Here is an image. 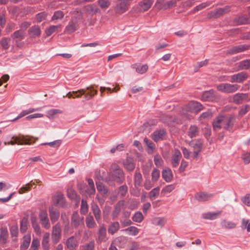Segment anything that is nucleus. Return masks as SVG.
Listing matches in <instances>:
<instances>
[{
  "instance_id": "nucleus-25",
  "label": "nucleus",
  "mask_w": 250,
  "mask_h": 250,
  "mask_svg": "<svg viewBox=\"0 0 250 250\" xmlns=\"http://www.w3.org/2000/svg\"><path fill=\"white\" fill-rule=\"evenodd\" d=\"M49 213L52 223H54L58 220L60 212L57 209L54 208L53 207L49 208Z\"/></svg>"
},
{
  "instance_id": "nucleus-29",
  "label": "nucleus",
  "mask_w": 250,
  "mask_h": 250,
  "mask_svg": "<svg viewBox=\"0 0 250 250\" xmlns=\"http://www.w3.org/2000/svg\"><path fill=\"white\" fill-rule=\"evenodd\" d=\"M212 196V195L211 194L205 192H200L195 194V198L199 201L205 202L208 201Z\"/></svg>"
},
{
  "instance_id": "nucleus-6",
  "label": "nucleus",
  "mask_w": 250,
  "mask_h": 250,
  "mask_svg": "<svg viewBox=\"0 0 250 250\" xmlns=\"http://www.w3.org/2000/svg\"><path fill=\"white\" fill-rule=\"evenodd\" d=\"M176 5V0L166 1V0H157L155 6L159 10H166L171 8Z\"/></svg>"
},
{
  "instance_id": "nucleus-34",
  "label": "nucleus",
  "mask_w": 250,
  "mask_h": 250,
  "mask_svg": "<svg viewBox=\"0 0 250 250\" xmlns=\"http://www.w3.org/2000/svg\"><path fill=\"white\" fill-rule=\"evenodd\" d=\"M10 38L8 37H3L0 41V45L2 50L7 52L10 47Z\"/></svg>"
},
{
  "instance_id": "nucleus-55",
  "label": "nucleus",
  "mask_w": 250,
  "mask_h": 250,
  "mask_svg": "<svg viewBox=\"0 0 250 250\" xmlns=\"http://www.w3.org/2000/svg\"><path fill=\"white\" fill-rule=\"evenodd\" d=\"M198 133V127L196 125H191L188 131V136L191 138L195 137Z\"/></svg>"
},
{
  "instance_id": "nucleus-15",
  "label": "nucleus",
  "mask_w": 250,
  "mask_h": 250,
  "mask_svg": "<svg viewBox=\"0 0 250 250\" xmlns=\"http://www.w3.org/2000/svg\"><path fill=\"white\" fill-rule=\"evenodd\" d=\"M244 101L247 102L250 101L249 94L238 93L233 96V102L236 104H240Z\"/></svg>"
},
{
  "instance_id": "nucleus-16",
  "label": "nucleus",
  "mask_w": 250,
  "mask_h": 250,
  "mask_svg": "<svg viewBox=\"0 0 250 250\" xmlns=\"http://www.w3.org/2000/svg\"><path fill=\"white\" fill-rule=\"evenodd\" d=\"M182 158L181 152L178 149H175L171 156V165L173 167H177L179 164Z\"/></svg>"
},
{
  "instance_id": "nucleus-12",
  "label": "nucleus",
  "mask_w": 250,
  "mask_h": 250,
  "mask_svg": "<svg viewBox=\"0 0 250 250\" xmlns=\"http://www.w3.org/2000/svg\"><path fill=\"white\" fill-rule=\"evenodd\" d=\"M203 108V105L199 102L190 101L188 102V112L198 113Z\"/></svg>"
},
{
  "instance_id": "nucleus-46",
  "label": "nucleus",
  "mask_w": 250,
  "mask_h": 250,
  "mask_svg": "<svg viewBox=\"0 0 250 250\" xmlns=\"http://www.w3.org/2000/svg\"><path fill=\"white\" fill-rule=\"evenodd\" d=\"M166 222V220L164 218L161 217H155L152 220L153 224L156 226H159L163 227L165 225Z\"/></svg>"
},
{
  "instance_id": "nucleus-3",
  "label": "nucleus",
  "mask_w": 250,
  "mask_h": 250,
  "mask_svg": "<svg viewBox=\"0 0 250 250\" xmlns=\"http://www.w3.org/2000/svg\"><path fill=\"white\" fill-rule=\"evenodd\" d=\"M132 1V0H117V3L114 8L115 13L121 15L126 12Z\"/></svg>"
},
{
  "instance_id": "nucleus-10",
  "label": "nucleus",
  "mask_w": 250,
  "mask_h": 250,
  "mask_svg": "<svg viewBox=\"0 0 250 250\" xmlns=\"http://www.w3.org/2000/svg\"><path fill=\"white\" fill-rule=\"evenodd\" d=\"M188 145L192 148L193 158H197L198 156V153L202 149L203 142L201 140H194L189 143Z\"/></svg>"
},
{
  "instance_id": "nucleus-41",
  "label": "nucleus",
  "mask_w": 250,
  "mask_h": 250,
  "mask_svg": "<svg viewBox=\"0 0 250 250\" xmlns=\"http://www.w3.org/2000/svg\"><path fill=\"white\" fill-rule=\"evenodd\" d=\"M221 214V211H217L216 212H208L203 214V217L205 219L212 220L217 218V217Z\"/></svg>"
},
{
  "instance_id": "nucleus-62",
  "label": "nucleus",
  "mask_w": 250,
  "mask_h": 250,
  "mask_svg": "<svg viewBox=\"0 0 250 250\" xmlns=\"http://www.w3.org/2000/svg\"><path fill=\"white\" fill-rule=\"evenodd\" d=\"M174 189V187L173 185H169L165 187L162 190L161 193L164 194H167L171 192Z\"/></svg>"
},
{
  "instance_id": "nucleus-24",
  "label": "nucleus",
  "mask_w": 250,
  "mask_h": 250,
  "mask_svg": "<svg viewBox=\"0 0 250 250\" xmlns=\"http://www.w3.org/2000/svg\"><path fill=\"white\" fill-rule=\"evenodd\" d=\"M78 26L77 19L76 18L72 19L65 27V31L68 33H72L76 30Z\"/></svg>"
},
{
  "instance_id": "nucleus-59",
  "label": "nucleus",
  "mask_w": 250,
  "mask_h": 250,
  "mask_svg": "<svg viewBox=\"0 0 250 250\" xmlns=\"http://www.w3.org/2000/svg\"><path fill=\"white\" fill-rule=\"evenodd\" d=\"M160 171L157 168H154L151 173L152 180L157 181L160 177Z\"/></svg>"
},
{
  "instance_id": "nucleus-20",
  "label": "nucleus",
  "mask_w": 250,
  "mask_h": 250,
  "mask_svg": "<svg viewBox=\"0 0 250 250\" xmlns=\"http://www.w3.org/2000/svg\"><path fill=\"white\" fill-rule=\"evenodd\" d=\"M84 89V98L85 100H89L91 99L93 96L97 94V91L95 90L92 86L87 87Z\"/></svg>"
},
{
  "instance_id": "nucleus-32",
  "label": "nucleus",
  "mask_w": 250,
  "mask_h": 250,
  "mask_svg": "<svg viewBox=\"0 0 250 250\" xmlns=\"http://www.w3.org/2000/svg\"><path fill=\"white\" fill-rule=\"evenodd\" d=\"M133 68L135 69L136 71L140 74L145 73L148 70V65L146 64H134L133 65Z\"/></svg>"
},
{
  "instance_id": "nucleus-1",
  "label": "nucleus",
  "mask_w": 250,
  "mask_h": 250,
  "mask_svg": "<svg viewBox=\"0 0 250 250\" xmlns=\"http://www.w3.org/2000/svg\"><path fill=\"white\" fill-rule=\"evenodd\" d=\"M235 121L234 114H230L226 118L223 115H219L213 121L212 125L214 130L221 129V123H223V127L226 130L230 131L233 127Z\"/></svg>"
},
{
  "instance_id": "nucleus-38",
  "label": "nucleus",
  "mask_w": 250,
  "mask_h": 250,
  "mask_svg": "<svg viewBox=\"0 0 250 250\" xmlns=\"http://www.w3.org/2000/svg\"><path fill=\"white\" fill-rule=\"evenodd\" d=\"M85 223L87 228H93L96 226V224L94 220V218L91 215H88L86 217Z\"/></svg>"
},
{
  "instance_id": "nucleus-11",
  "label": "nucleus",
  "mask_w": 250,
  "mask_h": 250,
  "mask_svg": "<svg viewBox=\"0 0 250 250\" xmlns=\"http://www.w3.org/2000/svg\"><path fill=\"white\" fill-rule=\"evenodd\" d=\"M113 172L112 176L114 180L119 184H121L124 180V172L122 169L117 165H114L112 167Z\"/></svg>"
},
{
  "instance_id": "nucleus-28",
  "label": "nucleus",
  "mask_w": 250,
  "mask_h": 250,
  "mask_svg": "<svg viewBox=\"0 0 250 250\" xmlns=\"http://www.w3.org/2000/svg\"><path fill=\"white\" fill-rule=\"evenodd\" d=\"M153 0H142L139 3L140 10L146 11L149 9L153 3Z\"/></svg>"
},
{
  "instance_id": "nucleus-47",
  "label": "nucleus",
  "mask_w": 250,
  "mask_h": 250,
  "mask_svg": "<svg viewBox=\"0 0 250 250\" xmlns=\"http://www.w3.org/2000/svg\"><path fill=\"white\" fill-rule=\"evenodd\" d=\"M144 141L146 145L147 146L148 152L149 153H152L154 150V145L151 141L146 137L145 138Z\"/></svg>"
},
{
  "instance_id": "nucleus-14",
  "label": "nucleus",
  "mask_w": 250,
  "mask_h": 250,
  "mask_svg": "<svg viewBox=\"0 0 250 250\" xmlns=\"http://www.w3.org/2000/svg\"><path fill=\"white\" fill-rule=\"evenodd\" d=\"M248 77L247 73L242 72L231 76L230 82L231 83H242L246 81Z\"/></svg>"
},
{
  "instance_id": "nucleus-33",
  "label": "nucleus",
  "mask_w": 250,
  "mask_h": 250,
  "mask_svg": "<svg viewBox=\"0 0 250 250\" xmlns=\"http://www.w3.org/2000/svg\"><path fill=\"white\" fill-rule=\"evenodd\" d=\"M8 237V232L6 228H2L0 229V244H5Z\"/></svg>"
},
{
  "instance_id": "nucleus-27",
  "label": "nucleus",
  "mask_w": 250,
  "mask_h": 250,
  "mask_svg": "<svg viewBox=\"0 0 250 250\" xmlns=\"http://www.w3.org/2000/svg\"><path fill=\"white\" fill-rule=\"evenodd\" d=\"M124 205V201L121 200L119 201L115 205L114 207V209L112 211V217L113 219H116L119 214H120V212L121 210L122 207Z\"/></svg>"
},
{
  "instance_id": "nucleus-39",
  "label": "nucleus",
  "mask_w": 250,
  "mask_h": 250,
  "mask_svg": "<svg viewBox=\"0 0 250 250\" xmlns=\"http://www.w3.org/2000/svg\"><path fill=\"white\" fill-rule=\"evenodd\" d=\"M32 227L34 229V231L37 235H40L41 233L40 227L37 221L36 217H32L31 219Z\"/></svg>"
},
{
  "instance_id": "nucleus-2",
  "label": "nucleus",
  "mask_w": 250,
  "mask_h": 250,
  "mask_svg": "<svg viewBox=\"0 0 250 250\" xmlns=\"http://www.w3.org/2000/svg\"><path fill=\"white\" fill-rule=\"evenodd\" d=\"M7 139H11L13 140H11L7 142L4 143L5 145H15L17 144L18 145H30L35 142H32L33 137L27 138V136L24 135H20L19 136H15L9 135L6 137Z\"/></svg>"
},
{
  "instance_id": "nucleus-50",
  "label": "nucleus",
  "mask_w": 250,
  "mask_h": 250,
  "mask_svg": "<svg viewBox=\"0 0 250 250\" xmlns=\"http://www.w3.org/2000/svg\"><path fill=\"white\" fill-rule=\"evenodd\" d=\"M250 110V105L249 104H245L240 107V109L238 113V116L241 117L245 115Z\"/></svg>"
},
{
  "instance_id": "nucleus-21",
  "label": "nucleus",
  "mask_w": 250,
  "mask_h": 250,
  "mask_svg": "<svg viewBox=\"0 0 250 250\" xmlns=\"http://www.w3.org/2000/svg\"><path fill=\"white\" fill-rule=\"evenodd\" d=\"M250 47V45L247 44L239 45L232 47L228 50V52L229 54H235L247 50L249 49Z\"/></svg>"
},
{
  "instance_id": "nucleus-49",
  "label": "nucleus",
  "mask_w": 250,
  "mask_h": 250,
  "mask_svg": "<svg viewBox=\"0 0 250 250\" xmlns=\"http://www.w3.org/2000/svg\"><path fill=\"white\" fill-rule=\"evenodd\" d=\"M27 222L28 220L27 218L23 217L20 222V231L21 233H24L27 229Z\"/></svg>"
},
{
  "instance_id": "nucleus-44",
  "label": "nucleus",
  "mask_w": 250,
  "mask_h": 250,
  "mask_svg": "<svg viewBox=\"0 0 250 250\" xmlns=\"http://www.w3.org/2000/svg\"><path fill=\"white\" fill-rule=\"evenodd\" d=\"M30 241V236H25L23 237V241L20 246V250H26L28 248Z\"/></svg>"
},
{
  "instance_id": "nucleus-45",
  "label": "nucleus",
  "mask_w": 250,
  "mask_h": 250,
  "mask_svg": "<svg viewBox=\"0 0 250 250\" xmlns=\"http://www.w3.org/2000/svg\"><path fill=\"white\" fill-rule=\"evenodd\" d=\"M29 33L32 36H39L41 34V31L38 25H34L29 29Z\"/></svg>"
},
{
  "instance_id": "nucleus-58",
  "label": "nucleus",
  "mask_w": 250,
  "mask_h": 250,
  "mask_svg": "<svg viewBox=\"0 0 250 250\" xmlns=\"http://www.w3.org/2000/svg\"><path fill=\"white\" fill-rule=\"evenodd\" d=\"M64 16L63 12L59 10L55 11L51 18L52 21L62 19Z\"/></svg>"
},
{
  "instance_id": "nucleus-37",
  "label": "nucleus",
  "mask_w": 250,
  "mask_h": 250,
  "mask_svg": "<svg viewBox=\"0 0 250 250\" xmlns=\"http://www.w3.org/2000/svg\"><path fill=\"white\" fill-rule=\"evenodd\" d=\"M119 223L118 222H114L108 226V231L109 233L113 234L119 230Z\"/></svg>"
},
{
  "instance_id": "nucleus-40",
  "label": "nucleus",
  "mask_w": 250,
  "mask_h": 250,
  "mask_svg": "<svg viewBox=\"0 0 250 250\" xmlns=\"http://www.w3.org/2000/svg\"><path fill=\"white\" fill-rule=\"evenodd\" d=\"M97 3L98 6L103 10H105L110 5L109 0H98Z\"/></svg>"
},
{
  "instance_id": "nucleus-17",
  "label": "nucleus",
  "mask_w": 250,
  "mask_h": 250,
  "mask_svg": "<svg viewBox=\"0 0 250 250\" xmlns=\"http://www.w3.org/2000/svg\"><path fill=\"white\" fill-rule=\"evenodd\" d=\"M106 229L104 226L100 227L98 232V238L97 239V243H101L105 242L107 240Z\"/></svg>"
},
{
  "instance_id": "nucleus-64",
  "label": "nucleus",
  "mask_w": 250,
  "mask_h": 250,
  "mask_svg": "<svg viewBox=\"0 0 250 250\" xmlns=\"http://www.w3.org/2000/svg\"><path fill=\"white\" fill-rule=\"evenodd\" d=\"M40 246V241L38 239H34L32 242L30 250H38Z\"/></svg>"
},
{
  "instance_id": "nucleus-31",
  "label": "nucleus",
  "mask_w": 250,
  "mask_h": 250,
  "mask_svg": "<svg viewBox=\"0 0 250 250\" xmlns=\"http://www.w3.org/2000/svg\"><path fill=\"white\" fill-rule=\"evenodd\" d=\"M66 245L70 250H74L77 246V241L74 236H71L68 238L66 242Z\"/></svg>"
},
{
  "instance_id": "nucleus-57",
  "label": "nucleus",
  "mask_w": 250,
  "mask_h": 250,
  "mask_svg": "<svg viewBox=\"0 0 250 250\" xmlns=\"http://www.w3.org/2000/svg\"><path fill=\"white\" fill-rule=\"evenodd\" d=\"M239 67L242 69H250V59L246 60L240 62Z\"/></svg>"
},
{
  "instance_id": "nucleus-36",
  "label": "nucleus",
  "mask_w": 250,
  "mask_h": 250,
  "mask_svg": "<svg viewBox=\"0 0 250 250\" xmlns=\"http://www.w3.org/2000/svg\"><path fill=\"white\" fill-rule=\"evenodd\" d=\"M54 202L57 206L63 207L65 205V203L63 195L60 194L56 195L54 198Z\"/></svg>"
},
{
  "instance_id": "nucleus-22",
  "label": "nucleus",
  "mask_w": 250,
  "mask_h": 250,
  "mask_svg": "<svg viewBox=\"0 0 250 250\" xmlns=\"http://www.w3.org/2000/svg\"><path fill=\"white\" fill-rule=\"evenodd\" d=\"M79 189L81 194L85 196L94 194L96 191L95 187L87 188L86 185L79 187Z\"/></svg>"
},
{
  "instance_id": "nucleus-26",
  "label": "nucleus",
  "mask_w": 250,
  "mask_h": 250,
  "mask_svg": "<svg viewBox=\"0 0 250 250\" xmlns=\"http://www.w3.org/2000/svg\"><path fill=\"white\" fill-rule=\"evenodd\" d=\"M91 210L96 220L98 223H100L101 218V211L99 207L96 204L93 203L91 205Z\"/></svg>"
},
{
  "instance_id": "nucleus-9",
  "label": "nucleus",
  "mask_w": 250,
  "mask_h": 250,
  "mask_svg": "<svg viewBox=\"0 0 250 250\" xmlns=\"http://www.w3.org/2000/svg\"><path fill=\"white\" fill-rule=\"evenodd\" d=\"M61 237V228L59 224L57 223L52 228L51 238L52 243L54 244L58 243Z\"/></svg>"
},
{
  "instance_id": "nucleus-4",
  "label": "nucleus",
  "mask_w": 250,
  "mask_h": 250,
  "mask_svg": "<svg viewBox=\"0 0 250 250\" xmlns=\"http://www.w3.org/2000/svg\"><path fill=\"white\" fill-rule=\"evenodd\" d=\"M217 89L223 93H232L236 92L239 88L237 84H230L228 83H221L217 85Z\"/></svg>"
},
{
  "instance_id": "nucleus-52",
  "label": "nucleus",
  "mask_w": 250,
  "mask_h": 250,
  "mask_svg": "<svg viewBox=\"0 0 250 250\" xmlns=\"http://www.w3.org/2000/svg\"><path fill=\"white\" fill-rule=\"evenodd\" d=\"M142 181V175L140 172L136 171L134 175V184L136 187L141 185Z\"/></svg>"
},
{
  "instance_id": "nucleus-54",
  "label": "nucleus",
  "mask_w": 250,
  "mask_h": 250,
  "mask_svg": "<svg viewBox=\"0 0 250 250\" xmlns=\"http://www.w3.org/2000/svg\"><path fill=\"white\" fill-rule=\"evenodd\" d=\"M132 219L134 222L140 223L143 220L144 217L141 212L137 211L134 214Z\"/></svg>"
},
{
  "instance_id": "nucleus-8",
  "label": "nucleus",
  "mask_w": 250,
  "mask_h": 250,
  "mask_svg": "<svg viewBox=\"0 0 250 250\" xmlns=\"http://www.w3.org/2000/svg\"><path fill=\"white\" fill-rule=\"evenodd\" d=\"M201 99L203 101L217 102L219 100V97L213 89H210L203 93Z\"/></svg>"
},
{
  "instance_id": "nucleus-18",
  "label": "nucleus",
  "mask_w": 250,
  "mask_h": 250,
  "mask_svg": "<svg viewBox=\"0 0 250 250\" xmlns=\"http://www.w3.org/2000/svg\"><path fill=\"white\" fill-rule=\"evenodd\" d=\"M83 217H80L78 213L76 211L73 213L71 217L72 225L75 227L78 226L83 224Z\"/></svg>"
},
{
  "instance_id": "nucleus-19",
  "label": "nucleus",
  "mask_w": 250,
  "mask_h": 250,
  "mask_svg": "<svg viewBox=\"0 0 250 250\" xmlns=\"http://www.w3.org/2000/svg\"><path fill=\"white\" fill-rule=\"evenodd\" d=\"M166 133L164 129H160L155 130L153 134L151 135V138L155 142H157L160 140L164 139L166 136Z\"/></svg>"
},
{
  "instance_id": "nucleus-23",
  "label": "nucleus",
  "mask_w": 250,
  "mask_h": 250,
  "mask_svg": "<svg viewBox=\"0 0 250 250\" xmlns=\"http://www.w3.org/2000/svg\"><path fill=\"white\" fill-rule=\"evenodd\" d=\"M124 166L127 171H133L135 167L134 160L131 157H127L124 162Z\"/></svg>"
},
{
  "instance_id": "nucleus-63",
  "label": "nucleus",
  "mask_w": 250,
  "mask_h": 250,
  "mask_svg": "<svg viewBox=\"0 0 250 250\" xmlns=\"http://www.w3.org/2000/svg\"><path fill=\"white\" fill-rule=\"evenodd\" d=\"M125 231L129 232V234L133 236L136 235L138 233V229L133 226L128 227L125 229Z\"/></svg>"
},
{
  "instance_id": "nucleus-30",
  "label": "nucleus",
  "mask_w": 250,
  "mask_h": 250,
  "mask_svg": "<svg viewBox=\"0 0 250 250\" xmlns=\"http://www.w3.org/2000/svg\"><path fill=\"white\" fill-rule=\"evenodd\" d=\"M49 238L50 233L49 232H45L42 237V246L44 250H49Z\"/></svg>"
},
{
  "instance_id": "nucleus-42",
  "label": "nucleus",
  "mask_w": 250,
  "mask_h": 250,
  "mask_svg": "<svg viewBox=\"0 0 250 250\" xmlns=\"http://www.w3.org/2000/svg\"><path fill=\"white\" fill-rule=\"evenodd\" d=\"M61 27V24L57 25H51L45 29V34L47 37L51 36L53 33L55 32L58 28Z\"/></svg>"
},
{
  "instance_id": "nucleus-13",
  "label": "nucleus",
  "mask_w": 250,
  "mask_h": 250,
  "mask_svg": "<svg viewBox=\"0 0 250 250\" xmlns=\"http://www.w3.org/2000/svg\"><path fill=\"white\" fill-rule=\"evenodd\" d=\"M39 218L42 226L45 229H48L50 227V223L46 210H42L40 212Z\"/></svg>"
},
{
  "instance_id": "nucleus-51",
  "label": "nucleus",
  "mask_w": 250,
  "mask_h": 250,
  "mask_svg": "<svg viewBox=\"0 0 250 250\" xmlns=\"http://www.w3.org/2000/svg\"><path fill=\"white\" fill-rule=\"evenodd\" d=\"M88 205L86 200L83 199L82 200L80 212L82 214H86L88 211Z\"/></svg>"
},
{
  "instance_id": "nucleus-43",
  "label": "nucleus",
  "mask_w": 250,
  "mask_h": 250,
  "mask_svg": "<svg viewBox=\"0 0 250 250\" xmlns=\"http://www.w3.org/2000/svg\"><path fill=\"white\" fill-rule=\"evenodd\" d=\"M96 185L97 190L100 192L103 195H105L108 192L107 188L100 182L96 181Z\"/></svg>"
},
{
  "instance_id": "nucleus-35",
  "label": "nucleus",
  "mask_w": 250,
  "mask_h": 250,
  "mask_svg": "<svg viewBox=\"0 0 250 250\" xmlns=\"http://www.w3.org/2000/svg\"><path fill=\"white\" fill-rule=\"evenodd\" d=\"M162 177L167 182H170L172 178V174L171 169L169 168L163 169L162 171Z\"/></svg>"
},
{
  "instance_id": "nucleus-60",
  "label": "nucleus",
  "mask_w": 250,
  "mask_h": 250,
  "mask_svg": "<svg viewBox=\"0 0 250 250\" xmlns=\"http://www.w3.org/2000/svg\"><path fill=\"white\" fill-rule=\"evenodd\" d=\"M160 190L159 187H156L151 190L149 193V196L150 199H154L159 194Z\"/></svg>"
},
{
  "instance_id": "nucleus-61",
  "label": "nucleus",
  "mask_w": 250,
  "mask_h": 250,
  "mask_svg": "<svg viewBox=\"0 0 250 250\" xmlns=\"http://www.w3.org/2000/svg\"><path fill=\"white\" fill-rule=\"evenodd\" d=\"M62 112L58 109H52L46 112L47 116L49 118L53 117L54 115L58 113H61Z\"/></svg>"
},
{
  "instance_id": "nucleus-48",
  "label": "nucleus",
  "mask_w": 250,
  "mask_h": 250,
  "mask_svg": "<svg viewBox=\"0 0 250 250\" xmlns=\"http://www.w3.org/2000/svg\"><path fill=\"white\" fill-rule=\"evenodd\" d=\"M234 21L237 25L245 24L249 22V19L247 16H243L235 19Z\"/></svg>"
},
{
  "instance_id": "nucleus-7",
  "label": "nucleus",
  "mask_w": 250,
  "mask_h": 250,
  "mask_svg": "<svg viewBox=\"0 0 250 250\" xmlns=\"http://www.w3.org/2000/svg\"><path fill=\"white\" fill-rule=\"evenodd\" d=\"M230 7L229 6H226L223 8H219L215 10L211 11L208 14L207 18L208 19L218 18L229 12L230 10Z\"/></svg>"
},
{
  "instance_id": "nucleus-53",
  "label": "nucleus",
  "mask_w": 250,
  "mask_h": 250,
  "mask_svg": "<svg viewBox=\"0 0 250 250\" xmlns=\"http://www.w3.org/2000/svg\"><path fill=\"white\" fill-rule=\"evenodd\" d=\"M222 226L227 229H234L236 227V224L229 221H227L226 220H223L221 222Z\"/></svg>"
},
{
  "instance_id": "nucleus-5",
  "label": "nucleus",
  "mask_w": 250,
  "mask_h": 250,
  "mask_svg": "<svg viewBox=\"0 0 250 250\" xmlns=\"http://www.w3.org/2000/svg\"><path fill=\"white\" fill-rule=\"evenodd\" d=\"M11 38L18 47L23 46L24 43L21 42L24 38V32L22 30H18L15 31L11 35Z\"/></svg>"
},
{
  "instance_id": "nucleus-56",
  "label": "nucleus",
  "mask_w": 250,
  "mask_h": 250,
  "mask_svg": "<svg viewBox=\"0 0 250 250\" xmlns=\"http://www.w3.org/2000/svg\"><path fill=\"white\" fill-rule=\"evenodd\" d=\"M62 143V141L61 140H57L54 141L49 142V143H42L41 145L42 146H45V145H48L51 147H58L60 146Z\"/></svg>"
}]
</instances>
